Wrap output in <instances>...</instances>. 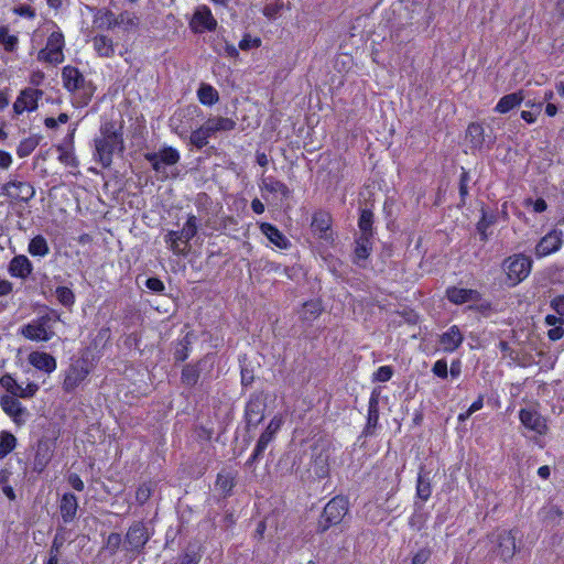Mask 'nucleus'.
Masks as SVG:
<instances>
[{
	"mask_svg": "<svg viewBox=\"0 0 564 564\" xmlns=\"http://www.w3.org/2000/svg\"><path fill=\"white\" fill-rule=\"evenodd\" d=\"M95 159L102 167H109L115 152L124 150L122 126H117L112 120H106L100 124L99 135L94 139Z\"/></svg>",
	"mask_w": 564,
	"mask_h": 564,
	"instance_id": "1",
	"label": "nucleus"
},
{
	"mask_svg": "<svg viewBox=\"0 0 564 564\" xmlns=\"http://www.w3.org/2000/svg\"><path fill=\"white\" fill-rule=\"evenodd\" d=\"M63 86L73 95L77 107H85L95 94V86L78 68L67 65L62 69Z\"/></svg>",
	"mask_w": 564,
	"mask_h": 564,
	"instance_id": "2",
	"label": "nucleus"
},
{
	"mask_svg": "<svg viewBox=\"0 0 564 564\" xmlns=\"http://www.w3.org/2000/svg\"><path fill=\"white\" fill-rule=\"evenodd\" d=\"M59 319L57 314H44L20 328V334L32 341H48L55 336L54 325Z\"/></svg>",
	"mask_w": 564,
	"mask_h": 564,
	"instance_id": "3",
	"label": "nucleus"
},
{
	"mask_svg": "<svg viewBox=\"0 0 564 564\" xmlns=\"http://www.w3.org/2000/svg\"><path fill=\"white\" fill-rule=\"evenodd\" d=\"M348 500L343 496H336L324 507L318 520L317 531L325 532L330 527L339 524L348 511Z\"/></svg>",
	"mask_w": 564,
	"mask_h": 564,
	"instance_id": "4",
	"label": "nucleus"
},
{
	"mask_svg": "<svg viewBox=\"0 0 564 564\" xmlns=\"http://www.w3.org/2000/svg\"><path fill=\"white\" fill-rule=\"evenodd\" d=\"M89 373L90 368L87 359L79 358L74 360L65 371L63 390L66 393L74 392Z\"/></svg>",
	"mask_w": 564,
	"mask_h": 564,
	"instance_id": "5",
	"label": "nucleus"
},
{
	"mask_svg": "<svg viewBox=\"0 0 564 564\" xmlns=\"http://www.w3.org/2000/svg\"><path fill=\"white\" fill-rule=\"evenodd\" d=\"M64 35L59 31H55L51 33L47 37L46 45L42 48L37 54V59L40 62L48 63V64H61L64 61Z\"/></svg>",
	"mask_w": 564,
	"mask_h": 564,
	"instance_id": "6",
	"label": "nucleus"
},
{
	"mask_svg": "<svg viewBox=\"0 0 564 564\" xmlns=\"http://www.w3.org/2000/svg\"><path fill=\"white\" fill-rule=\"evenodd\" d=\"M144 159L156 173L165 175V166H172L178 163L181 155L176 149L163 147L158 152L145 153Z\"/></svg>",
	"mask_w": 564,
	"mask_h": 564,
	"instance_id": "7",
	"label": "nucleus"
},
{
	"mask_svg": "<svg viewBox=\"0 0 564 564\" xmlns=\"http://www.w3.org/2000/svg\"><path fill=\"white\" fill-rule=\"evenodd\" d=\"M0 406L19 427L23 426L31 416L30 411L19 401L18 398L12 395H1Z\"/></svg>",
	"mask_w": 564,
	"mask_h": 564,
	"instance_id": "8",
	"label": "nucleus"
},
{
	"mask_svg": "<svg viewBox=\"0 0 564 564\" xmlns=\"http://www.w3.org/2000/svg\"><path fill=\"white\" fill-rule=\"evenodd\" d=\"M505 265L509 280L513 284H517L529 275L532 261L524 254H516L508 258L505 262Z\"/></svg>",
	"mask_w": 564,
	"mask_h": 564,
	"instance_id": "9",
	"label": "nucleus"
},
{
	"mask_svg": "<svg viewBox=\"0 0 564 564\" xmlns=\"http://www.w3.org/2000/svg\"><path fill=\"white\" fill-rule=\"evenodd\" d=\"M1 193L12 202H30L35 195L33 185L25 181L12 180L1 187Z\"/></svg>",
	"mask_w": 564,
	"mask_h": 564,
	"instance_id": "10",
	"label": "nucleus"
},
{
	"mask_svg": "<svg viewBox=\"0 0 564 564\" xmlns=\"http://www.w3.org/2000/svg\"><path fill=\"white\" fill-rule=\"evenodd\" d=\"M0 386L8 392L6 395H12L18 399H31L39 391L36 383L29 382L25 387H22L10 373H4L0 377Z\"/></svg>",
	"mask_w": 564,
	"mask_h": 564,
	"instance_id": "11",
	"label": "nucleus"
},
{
	"mask_svg": "<svg viewBox=\"0 0 564 564\" xmlns=\"http://www.w3.org/2000/svg\"><path fill=\"white\" fill-rule=\"evenodd\" d=\"M267 408L265 397L262 392L253 393L250 395L246 404L245 416L249 426H257L264 419V411Z\"/></svg>",
	"mask_w": 564,
	"mask_h": 564,
	"instance_id": "12",
	"label": "nucleus"
},
{
	"mask_svg": "<svg viewBox=\"0 0 564 564\" xmlns=\"http://www.w3.org/2000/svg\"><path fill=\"white\" fill-rule=\"evenodd\" d=\"M189 26L194 33H203L216 30L217 21L207 6H198L189 22Z\"/></svg>",
	"mask_w": 564,
	"mask_h": 564,
	"instance_id": "13",
	"label": "nucleus"
},
{
	"mask_svg": "<svg viewBox=\"0 0 564 564\" xmlns=\"http://www.w3.org/2000/svg\"><path fill=\"white\" fill-rule=\"evenodd\" d=\"M42 95V90L35 88H25L21 90L13 104L14 113L22 115L24 111H34L37 108V101Z\"/></svg>",
	"mask_w": 564,
	"mask_h": 564,
	"instance_id": "14",
	"label": "nucleus"
},
{
	"mask_svg": "<svg viewBox=\"0 0 564 564\" xmlns=\"http://www.w3.org/2000/svg\"><path fill=\"white\" fill-rule=\"evenodd\" d=\"M150 539L148 528L143 522H134L126 534L128 550L140 551Z\"/></svg>",
	"mask_w": 564,
	"mask_h": 564,
	"instance_id": "15",
	"label": "nucleus"
},
{
	"mask_svg": "<svg viewBox=\"0 0 564 564\" xmlns=\"http://www.w3.org/2000/svg\"><path fill=\"white\" fill-rule=\"evenodd\" d=\"M563 232L560 230H552L546 234L535 246V256L538 258L546 257L556 252L562 245Z\"/></svg>",
	"mask_w": 564,
	"mask_h": 564,
	"instance_id": "16",
	"label": "nucleus"
},
{
	"mask_svg": "<svg viewBox=\"0 0 564 564\" xmlns=\"http://www.w3.org/2000/svg\"><path fill=\"white\" fill-rule=\"evenodd\" d=\"M283 425V417L281 415H275L272 417L270 423L268 424L264 432L260 435L257 445L254 447V457L258 455H263L265 448L273 441L275 434Z\"/></svg>",
	"mask_w": 564,
	"mask_h": 564,
	"instance_id": "17",
	"label": "nucleus"
},
{
	"mask_svg": "<svg viewBox=\"0 0 564 564\" xmlns=\"http://www.w3.org/2000/svg\"><path fill=\"white\" fill-rule=\"evenodd\" d=\"M521 423L529 430L542 435L546 432L545 420L532 409H522L519 413Z\"/></svg>",
	"mask_w": 564,
	"mask_h": 564,
	"instance_id": "18",
	"label": "nucleus"
},
{
	"mask_svg": "<svg viewBox=\"0 0 564 564\" xmlns=\"http://www.w3.org/2000/svg\"><path fill=\"white\" fill-rule=\"evenodd\" d=\"M329 451L321 448L315 452L312 457L311 471L318 479H324L329 476Z\"/></svg>",
	"mask_w": 564,
	"mask_h": 564,
	"instance_id": "19",
	"label": "nucleus"
},
{
	"mask_svg": "<svg viewBox=\"0 0 564 564\" xmlns=\"http://www.w3.org/2000/svg\"><path fill=\"white\" fill-rule=\"evenodd\" d=\"M463 340L464 335L459 327L453 325L440 336L438 343L443 351L453 352L463 344Z\"/></svg>",
	"mask_w": 564,
	"mask_h": 564,
	"instance_id": "20",
	"label": "nucleus"
},
{
	"mask_svg": "<svg viewBox=\"0 0 564 564\" xmlns=\"http://www.w3.org/2000/svg\"><path fill=\"white\" fill-rule=\"evenodd\" d=\"M529 97V90L520 89L516 93L505 95L499 99L495 107L498 113H507L516 107L520 106L523 100Z\"/></svg>",
	"mask_w": 564,
	"mask_h": 564,
	"instance_id": "21",
	"label": "nucleus"
},
{
	"mask_svg": "<svg viewBox=\"0 0 564 564\" xmlns=\"http://www.w3.org/2000/svg\"><path fill=\"white\" fill-rule=\"evenodd\" d=\"M498 550L497 555L500 556L503 561L511 560L516 554V536L511 531H501L498 534Z\"/></svg>",
	"mask_w": 564,
	"mask_h": 564,
	"instance_id": "22",
	"label": "nucleus"
},
{
	"mask_svg": "<svg viewBox=\"0 0 564 564\" xmlns=\"http://www.w3.org/2000/svg\"><path fill=\"white\" fill-rule=\"evenodd\" d=\"M446 296L449 302L460 305L467 302H478L481 299V294L477 290L462 289L452 286L446 291Z\"/></svg>",
	"mask_w": 564,
	"mask_h": 564,
	"instance_id": "23",
	"label": "nucleus"
},
{
	"mask_svg": "<svg viewBox=\"0 0 564 564\" xmlns=\"http://www.w3.org/2000/svg\"><path fill=\"white\" fill-rule=\"evenodd\" d=\"M28 360L35 369L46 373H52L57 367L56 359L44 351H32Z\"/></svg>",
	"mask_w": 564,
	"mask_h": 564,
	"instance_id": "24",
	"label": "nucleus"
},
{
	"mask_svg": "<svg viewBox=\"0 0 564 564\" xmlns=\"http://www.w3.org/2000/svg\"><path fill=\"white\" fill-rule=\"evenodd\" d=\"M260 230L278 248L288 249L291 246L290 240L275 226L262 223Z\"/></svg>",
	"mask_w": 564,
	"mask_h": 564,
	"instance_id": "25",
	"label": "nucleus"
},
{
	"mask_svg": "<svg viewBox=\"0 0 564 564\" xmlns=\"http://www.w3.org/2000/svg\"><path fill=\"white\" fill-rule=\"evenodd\" d=\"M32 263L25 256H15L9 263V273L12 276L25 279L32 272Z\"/></svg>",
	"mask_w": 564,
	"mask_h": 564,
	"instance_id": "26",
	"label": "nucleus"
},
{
	"mask_svg": "<svg viewBox=\"0 0 564 564\" xmlns=\"http://www.w3.org/2000/svg\"><path fill=\"white\" fill-rule=\"evenodd\" d=\"M78 501L75 495L65 494L61 499L59 511L65 523L72 522L77 513Z\"/></svg>",
	"mask_w": 564,
	"mask_h": 564,
	"instance_id": "27",
	"label": "nucleus"
},
{
	"mask_svg": "<svg viewBox=\"0 0 564 564\" xmlns=\"http://www.w3.org/2000/svg\"><path fill=\"white\" fill-rule=\"evenodd\" d=\"M164 240L176 256H186L189 252V245L184 243V237L180 235V230H170Z\"/></svg>",
	"mask_w": 564,
	"mask_h": 564,
	"instance_id": "28",
	"label": "nucleus"
},
{
	"mask_svg": "<svg viewBox=\"0 0 564 564\" xmlns=\"http://www.w3.org/2000/svg\"><path fill=\"white\" fill-rule=\"evenodd\" d=\"M259 187L261 192L280 194L285 198L291 196L290 188L283 182L273 176L262 177Z\"/></svg>",
	"mask_w": 564,
	"mask_h": 564,
	"instance_id": "29",
	"label": "nucleus"
},
{
	"mask_svg": "<svg viewBox=\"0 0 564 564\" xmlns=\"http://www.w3.org/2000/svg\"><path fill=\"white\" fill-rule=\"evenodd\" d=\"M94 50L100 57H112L115 55V45L110 37L106 35H96L93 39Z\"/></svg>",
	"mask_w": 564,
	"mask_h": 564,
	"instance_id": "30",
	"label": "nucleus"
},
{
	"mask_svg": "<svg viewBox=\"0 0 564 564\" xmlns=\"http://www.w3.org/2000/svg\"><path fill=\"white\" fill-rule=\"evenodd\" d=\"M235 485L236 476L231 471L221 470L218 473L215 486L225 497L231 494Z\"/></svg>",
	"mask_w": 564,
	"mask_h": 564,
	"instance_id": "31",
	"label": "nucleus"
},
{
	"mask_svg": "<svg viewBox=\"0 0 564 564\" xmlns=\"http://www.w3.org/2000/svg\"><path fill=\"white\" fill-rule=\"evenodd\" d=\"M205 123L207 124L209 131L214 135L216 132L221 131H231L236 127V122L227 117H212L208 118Z\"/></svg>",
	"mask_w": 564,
	"mask_h": 564,
	"instance_id": "32",
	"label": "nucleus"
},
{
	"mask_svg": "<svg viewBox=\"0 0 564 564\" xmlns=\"http://www.w3.org/2000/svg\"><path fill=\"white\" fill-rule=\"evenodd\" d=\"M116 28H122L124 31L137 29L140 23L139 17L131 11L124 10L116 15Z\"/></svg>",
	"mask_w": 564,
	"mask_h": 564,
	"instance_id": "33",
	"label": "nucleus"
},
{
	"mask_svg": "<svg viewBox=\"0 0 564 564\" xmlns=\"http://www.w3.org/2000/svg\"><path fill=\"white\" fill-rule=\"evenodd\" d=\"M466 139L471 148L480 149L485 142L482 126L476 122L470 123L466 131Z\"/></svg>",
	"mask_w": 564,
	"mask_h": 564,
	"instance_id": "34",
	"label": "nucleus"
},
{
	"mask_svg": "<svg viewBox=\"0 0 564 564\" xmlns=\"http://www.w3.org/2000/svg\"><path fill=\"white\" fill-rule=\"evenodd\" d=\"M198 100L206 106L216 104L219 99L218 91L209 84H202L197 90Z\"/></svg>",
	"mask_w": 564,
	"mask_h": 564,
	"instance_id": "35",
	"label": "nucleus"
},
{
	"mask_svg": "<svg viewBox=\"0 0 564 564\" xmlns=\"http://www.w3.org/2000/svg\"><path fill=\"white\" fill-rule=\"evenodd\" d=\"M116 14L108 9H100L95 15L94 22L98 28L112 30L116 28Z\"/></svg>",
	"mask_w": 564,
	"mask_h": 564,
	"instance_id": "36",
	"label": "nucleus"
},
{
	"mask_svg": "<svg viewBox=\"0 0 564 564\" xmlns=\"http://www.w3.org/2000/svg\"><path fill=\"white\" fill-rule=\"evenodd\" d=\"M207 124L204 122L198 129L194 130L189 137L191 143L197 149H203L208 144V139L212 137Z\"/></svg>",
	"mask_w": 564,
	"mask_h": 564,
	"instance_id": "37",
	"label": "nucleus"
},
{
	"mask_svg": "<svg viewBox=\"0 0 564 564\" xmlns=\"http://www.w3.org/2000/svg\"><path fill=\"white\" fill-rule=\"evenodd\" d=\"M332 217L328 213L319 210L313 215L312 228L321 235L326 234L330 228Z\"/></svg>",
	"mask_w": 564,
	"mask_h": 564,
	"instance_id": "38",
	"label": "nucleus"
},
{
	"mask_svg": "<svg viewBox=\"0 0 564 564\" xmlns=\"http://www.w3.org/2000/svg\"><path fill=\"white\" fill-rule=\"evenodd\" d=\"M28 251L34 257H45L50 253V247L46 239L43 236L37 235L31 239Z\"/></svg>",
	"mask_w": 564,
	"mask_h": 564,
	"instance_id": "39",
	"label": "nucleus"
},
{
	"mask_svg": "<svg viewBox=\"0 0 564 564\" xmlns=\"http://www.w3.org/2000/svg\"><path fill=\"white\" fill-rule=\"evenodd\" d=\"M323 312V307L318 301H307L303 304V308L300 313L303 321H314Z\"/></svg>",
	"mask_w": 564,
	"mask_h": 564,
	"instance_id": "40",
	"label": "nucleus"
},
{
	"mask_svg": "<svg viewBox=\"0 0 564 564\" xmlns=\"http://www.w3.org/2000/svg\"><path fill=\"white\" fill-rule=\"evenodd\" d=\"M15 436L8 431H2L0 433V459L9 455L15 448Z\"/></svg>",
	"mask_w": 564,
	"mask_h": 564,
	"instance_id": "41",
	"label": "nucleus"
},
{
	"mask_svg": "<svg viewBox=\"0 0 564 564\" xmlns=\"http://www.w3.org/2000/svg\"><path fill=\"white\" fill-rule=\"evenodd\" d=\"M198 231V220L196 216L189 215L183 228L180 230V235L184 237V243L189 242Z\"/></svg>",
	"mask_w": 564,
	"mask_h": 564,
	"instance_id": "42",
	"label": "nucleus"
},
{
	"mask_svg": "<svg viewBox=\"0 0 564 564\" xmlns=\"http://www.w3.org/2000/svg\"><path fill=\"white\" fill-rule=\"evenodd\" d=\"M199 369L195 365H186L182 370V383L187 387H193L199 379Z\"/></svg>",
	"mask_w": 564,
	"mask_h": 564,
	"instance_id": "43",
	"label": "nucleus"
},
{
	"mask_svg": "<svg viewBox=\"0 0 564 564\" xmlns=\"http://www.w3.org/2000/svg\"><path fill=\"white\" fill-rule=\"evenodd\" d=\"M372 223L373 214L371 210L364 209L358 220V226L361 231L360 236L372 237Z\"/></svg>",
	"mask_w": 564,
	"mask_h": 564,
	"instance_id": "44",
	"label": "nucleus"
},
{
	"mask_svg": "<svg viewBox=\"0 0 564 564\" xmlns=\"http://www.w3.org/2000/svg\"><path fill=\"white\" fill-rule=\"evenodd\" d=\"M416 495L423 501L429 500V498L432 495V487H431L430 479L425 475H422L421 473L417 476Z\"/></svg>",
	"mask_w": 564,
	"mask_h": 564,
	"instance_id": "45",
	"label": "nucleus"
},
{
	"mask_svg": "<svg viewBox=\"0 0 564 564\" xmlns=\"http://www.w3.org/2000/svg\"><path fill=\"white\" fill-rule=\"evenodd\" d=\"M0 44L8 52H12L15 50L18 44V37L15 35L10 34L9 29L7 26L0 28Z\"/></svg>",
	"mask_w": 564,
	"mask_h": 564,
	"instance_id": "46",
	"label": "nucleus"
},
{
	"mask_svg": "<svg viewBox=\"0 0 564 564\" xmlns=\"http://www.w3.org/2000/svg\"><path fill=\"white\" fill-rule=\"evenodd\" d=\"M371 237L360 236L356 241L355 254L358 259H367L371 250Z\"/></svg>",
	"mask_w": 564,
	"mask_h": 564,
	"instance_id": "47",
	"label": "nucleus"
},
{
	"mask_svg": "<svg viewBox=\"0 0 564 564\" xmlns=\"http://www.w3.org/2000/svg\"><path fill=\"white\" fill-rule=\"evenodd\" d=\"M55 294L58 302L66 307H69L75 303V294L67 286H57Z\"/></svg>",
	"mask_w": 564,
	"mask_h": 564,
	"instance_id": "48",
	"label": "nucleus"
},
{
	"mask_svg": "<svg viewBox=\"0 0 564 564\" xmlns=\"http://www.w3.org/2000/svg\"><path fill=\"white\" fill-rule=\"evenodd\" d=\"M36 141L32 138H29V139H25L23 141L20 142L18 149H17V154L20 156V158H25L28 155H30L33 150L35 149L36 147Z\"/></svg>",
	"mask_w": 564,
	"mask_h": 564,
	"instance_id": "49",
	"label": "nucleus"
},
{
	"mask_svg": "<svg viewBox=\"0 0 564 564\" xmlns=\"http://www.w3.org/2000/svg\"><path fill=\"white\" fill-rule=\"evenodd\" d=\"M152 495L151 484H142L135 491V500L139 505H144Z\"/></svg>",
	"mask_w": 564,
	"mask_h": 564,
	"instance_id": "50",
	"label": "nucleus"
},
{
	"mask_svg": "<svg viewBox=\"0 0 564 564\" xmlns=\"http://www.w3.org/2000/svg\"><path fill=\"white\" fill-rule=\"evenodd\" d=\"M393 376V369L391 366H381L378 368V370L373 373V381L378 382H387L389 381Z\"/></svg>",
	"mask_w": 564,
	"mask_h": 564,
	"instance_id": "51",
	"label": "nucleus"
},
{
	"mask_svg": "<svg viewBox=\"0 0 564 564\" xmlns=\"http://www.w3.org/2000/svg\"><path fill=\"white\" fill-rule=\"evenodd\" d=\"M48 459L47 448L43 449L42 445L39 444L34 460L35 469L42 470L46 466Z\"/></svg>",
	"mask_w": 564,
	"mask_h": 564,
	"instance_id": "52",
	"label": "nucleus"
},
{
	"mask_svg": "<svg viewBox=\"0 0 564 564\" xmlns=\"http://www.w3.org/2000/svg\"><path fill=\"white\" fill-rule=\"evenodd\" d=\"M494 224V218L488 217L485 212H482V217L477 224V230L480 234L481 240H487V229Z\"/></svg>",
	"mask_w": 564,
	"mask_h": 564,
	"instance_id": "53",
	"label": "nucleus"
},
{
	"mask_svg": "<svg viewBox=\"0 0 564 564\" xmlns=\"http://www.w3.org/2000/svg\"><path fill=\"white\" fill-rule=\"evenodd\" d=\"M379 420L378 401L376 398H371L368 408V424L377 425Z\"/></svg>",
	"mask_w": 564,
	"mask_h": 564,
	"instance_id": "54",
	"label": "nucleus"
},
{
	"mask_svg": "<svg viewBox=\"0 0 564 564\" xmlns=\"http://www.w3.org/2000/svg\"><path fill=\"white\" fill-rule=\"evenodd\" d=\"M431 555L432 550L430 547H422L413 555L411 564H425Z\"/></svg>",
	"mask_w": 564,
	"mask_h": 564,
	"instance_id": "55",
	"label": "nucleus"
},
{
	"mask_svg": "<svg viewBox=\"0 0 564 564\" xmlns=\"http://www.w3.org/2000/svg\"><path fill=\"white\" fill-rule=\"evenodd\" d=\"M432 372L438 378L446 379L448 376V367L446 360H437L432 367Z\"/></svg>",
	"mask_w": 564,
	"mask_h": 564,
	"instance_id": "56",
	"label": "nucleus"
},
{
	"mask_svg": "<svg viewBox=\"0 0 564 564\" xmlns=\"http://www.w3.org/2000/svg\"><path fill=\"white\" fill-rule=\"evenodd\" d=\"M122 542L121 535L119 533H110L106 541V547L115 553Z\"/></svg>",
	"mask_w": 564,
	"mask_h": 564,
	"instance_id": "57",
	"label": "nucleus"
},
{
	"mask_svg": "<svg viewBox=\"0 0 564 564\" xmlns=\"http://www.w3.org/2000/svg\"><path fill=\"white\" fill-rule=\"evenodd\" d=\"M13 11L15 14H18L20 17H25L29 19H33L35 17L34 9L26 4H21L19 7H15Z\"/></svg>",
	"mask_w": 564,
	"mask_h": 564,
	"instance_id": "58",
	"label": "nucleus"
},
{
	"mask_svg": "<svg viewBox=\"0 0 564 564\" xmlns=\"http://www.w3.org/2000/svg\"><path fill=\"white\" fill-rule=\"evenodd\" d=\"M525 205H527V206L532 205L533 210H534L535 213H543V212H544V210H546V208H547V204H546V202H545L543 198H538V199H535V200H533V199H531V198H528V199L525 200Z\"/></svg>",
	"mask_w": 564,
	"mask_h": 564,
	"instance_id": "59",
	"label": "nucleus"
},
{
	"mask_svg": "<svg viewBox=\"0 0 564 564\" xmlns=\"http://www.w3.org/2000/svg\"><path fill=\"white\" fill-rule=\"evenodd\" d=\"M145 285L153 292L160 293L164 291V283L159 278H149L145 282Z\"/></svg>",
	"mask_w": 564,
	"mask_h": 564,
	"instance_id": "60",
	"label": "nucleus"
},
{
	"mask_svg": "<svg viewBox=\"0 0 564 564\" xmlns=\"http://www.w3.org/2000/svg\"><path fill=\"white\" fill-rule=\"evenodd\" d=\"M468 181H469L468 173L463 170V173H462L460 178H459V194H460L463 199L468 194V189H467Z\"/></svg>",
	"mask_w": 564,
	"mask_h": 564,
	"instance_id": "61",
	"label": "nucleus"
},
{
	"mask_svg": "<svg viewBox=\"0 0 564 564\" xmlns=\"http://www.w3.org/2000/svg\"><path fill=\"white\" fill-rule=\"evenodd\" d=\"M68 482L77 491H83L85 488L84 481L80 479V477L77 474H70L68 476Z\"/></svg>",
	"mask_w": 564,
	"mask_h": 564,
	"instance_id": "62",
	"label": "nucleus"
},
{
	"mask_svg": "<svg viewBox=\"0 0 564 564\" xmlns=\"http://www.w3.org/2000/svg\"><path fill=\"white\" fill-rule=\"evenodd\" d=\"M551 306L556 311L560 316H564V295L556 296L552 300Z\"/></svg>",
	"mask_w": 564,
	"mask_h": 564,
	"instance_id": "63",
	"label": "nucleus"
},
{
	"mask_svg": "<svg viewBox=\"0 0 564 564\" xmlns=\"http://www.w3.org/2000/svg\"><path fill=\"white\" fill-rule=\"evenodd\" d=\"M59 161L66 165H70V166H76L77 165V161H76V158L74 156V154L72 152H68V151H64L61 155H59Z\"/></svg>",
	"mask_w": 564,
	"mask_h": 564,
	"instance_id": "64",
	"label": "nucleus"
}]
</instances>
